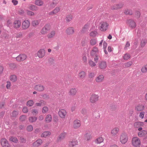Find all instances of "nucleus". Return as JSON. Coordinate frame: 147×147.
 Returning <instances> with one entry per match:
<instances>
[{"label": "nucleus", "instance_id": "10", "mask_svg": "<svg viewBox=\"0 0 147 147\" xmlns=\"http://www.w3.org/2000/svg\"><path fill=\"white\" fill-rule=\"evenodd\" d=\"M98 100V96L97 95L95 94H92L90 97V100L91 102L94 103Z\"/></svg>", "mask_w": 147, "mask_h": 147}, {"label": "nucleus", "instance_id": "19", "mask_svg": "<svg viewBox=\"0 0 147 147\" xmlns=\"http://www.w3.org/2000/svg\"><path fill=\"white\" fill-rule=\"evenodd\" d=\"M78 142L76 140L73 139L69 142V147H74L77 144Z\"/></svg>", "mask_w": 147, "mask_h": 147}, {"label": "nucleus", "instance_id": "44", "mask_svg": "<svg viewBox=\"0 0 147 147\" xmlns=\"http://www.w3.org/2000/svg\"><path fill=\"white\" fill-rule=\"evenodd\" d=\"M39 24V22L37 20H34L32 21V25L34 27L36 26Z\"/></svg>", "mask_w": 147, "mask_h": 147}, {"label": "nucleus", "instance_id": "56", "mask_svg": "<svg viewBox=\"0 0 147 147\" xmlns=\"http://www.w3.org/2000/svg\"><path fill=\"white\" fill-rule=\"evenodd\" d=\"M130 56L129 54H125L123 56V59L125 60H126L129 59Z\"/></svg>", "mask_w": 147, "mask_h": 147}, {"label": "nucleus", "instance_id": "5", "mask_svg": "<svg viewBox=\"0 0 147 147\" xmlns=\"http://www.w3.org/2000/svg\"><path fill=\"white\" fill-rule=\"evenodd\" d=\"M50 25L49 24H47L41 30V33L42 34H45L50 30Z\"/></svg>", "mask_w": 147, "mask_h": 147}, {"label": "nucleus", "instance_id": "43", "mask_svg": "<svg viewBox=\"0 0 147 147\" xmlns=\"http://www.w3.org/2000/svg\"><path fill=\"white\" fill-rule=\"evenodd\" d=\"M103 141L102 137H99L95 140V142L97 144H100Z\"/></svg>", "mask_w": 147, "mask_h": 147}, {"label": "nucleus", "instance_id": "29", "mask_svg": "<svg viewBox=\"0 0 147 147\" xmlns=\"http://www.w3.org/2000/svg\"><path fill=\"white\" fill-rule=\"evenodd\" d=\"M60 9V8L59 7H56L53 11L49 13V15H52V14H56L59 11Z\"/></svg>", "mask_w": 147, "mask_h": 147}, {"label": "nucleus", "instance_id": "25", "mask_svg": "<svg viewBox=\"0 0 147 147\" xmlns=\"http://www.w3.org/2000/svg\"><path fill=\"white\" fill-rule=\"evenodd\" d=\"M147 134V131L145 130L140 131L138 133V135L139 137H142L145 136Z\"/></svg>", "mask_w": 147, "mask_h": 147}, {"label": "nucleus", "instance_id": "23", "mask_svg": "<svg viewBox=\"0 0 147 147\" xmlns=\"http://www.w3.org/2000/svg\"><path fill=\"white\" fill-rule=\"evenodd\" d=\"M77 90L76 88H71L69 92V94L70 96H74L77 93Z\"/></svg>", "mask_w": 147, "mask_h": 147}, {"label": "nucleus", "instance_id": "58", "mask_svg": "<svg viewBox=\"0 0 147 147\" xmlns=\"http://www.w3.org/2000/svg\"><path fill=\"white\" fill-rule=\"evenodd\" d=\"M48 111V108L46 107H44L42 108V112L43 113H46Z\"/></svg>", "mask_w": 147, "mask_h": 147}, {"label": "nucleus", "instance_id": "53", "mask_svg": "<svg viewBox=\"0 0 147 147\" xmlns=\"http://www.w3.org/2000/svg\"><path fill=\"white\" fill-rule=\"evenodd\" d=\"M26 118V116L25 115H22L20 117L19 119L20 121H23L25 120Z\"/></svg>", "mask_w": 147, "mask_h": 147}, {"label": "nucleus", "instance_id": "64", "mask_svg": "<svg viewBox=\"0 0 147 147\" xmlns=\"http://www.w3.org/2000/svg\"><path fill=\"white\" fill-rule=\"evenodd\" d=\"M42 96L43 97V98L45 99H47L49 98V96L46 94H44L42 95Z\"/></svg>", "mask_w": 147, "mask_h": 147}, {"label": "nucleus", "instance_id": "37", "mask_svg": "<svg viewBox=\"0 0 147 147\" xmlns=\"http://www.w3.org/2000/svg\"><path fill=\"white\" fill-rule=\"evenodd\" d=\"M45 105V103L44 101L42 100H41L40 102L36 103L35 105L37 106L41 107Z\"/></svg>", "mask_w": 147, "mask_h": 147}, {"label": "nucleus", "instance_id": "46", "mask_svg": "<svg viewBox=\"0 0 147 147\" xmlns=\"http://www.w3.org/2000/svg\"><path fill=\"white\" fill-rule=\"evenodd\" d=\"M34 104V102L32 100H30L28 101L27 102V105L29 107L32 106Z\"/></svg>", "mask_w": 147, "mask_h": 147}, {"label": "nucleus", "instance_id": "50", "mask_svg": "<svg viewBox=\"0 0 147 147\" xmlns=\"http://www.w3.org/2000/svg\"><path fill=\"white\" fill-rule=\"evenodd\" d=\"M9 66L10 68L12 69H14L16 67V64L14 63H12L9 64Z\"/></svg>", "mask_w": 147, "mask_h": 147}, {"label": "nucleus", "instance_id": "16", "mask_svg": "<svg viewBox=\"0 0 147 147\" xmlns=\"http://www.w3.org/2000/svg\"><path fill=\"white\" fill-rule=\"evenodd\" d=\"M21 25V22L19 20H15L13 23V27L16 29L19 28L20 27Z\"/></svg>", "mask_w": 147, "mask_h": 147}, {"label": "nucleus", "instance_id": "51", "mask_svg": "<svg viewBox=\"0 0 147 147\" xmlns=\"http://www.w3.org/2000/svg\"><path fill=\"white\" fill-rule=\"evenodd\" d=\"M26 13L28 15L31 16H34V14L33 12L28 10L26 11Z\"/></svg>", "mask_w": 147, "mask_h": 147}, {"label": "nucleus", "instance_id": "41", "mask_svg": "<svg viewBox=\"0 0 147 147\" xmlns=\"http://www.w3.org/2000/svg\"><path fill=\"white\" fill-rule=\"evenodd\" d=\"M85 139L88 141L91 138V134L90 133L87 132L85 135Z\"/></svg>", "mask_w": 147, "mask_h": 147}, {"label": "nucleus", "instance_id": "48", "mask_svg": "<svg viewBox=\"0 0 147 147\" xmlns=\"http://www.w3.org/2000/svg\"><path fill=\"white\" fill-rule=\"evenodd\" d=\"M125 14L127 15H132L133 13V11L131 10H126L125 11Z\"/></svg>", "mask_w": 147, "mask_h": 147}, {"label": "nucleus", "instance_id": "14", "mask_svg": "<svg viewBox=\"0 0 147 147\" xmlns=\"http://www.w3.org/2000/svg\"><path fill=\"white\" fill-rule=\"evenodd\" d=\"M42 143V141L41 139H38L34 142L32 144L33 146L34 147H38Z\"/></svg>", "mask_w": 147, "mask_h": 147}, {"label": "nucleus", "instance_id": "3", "mask_svg": "<svg viewBox=\"0 0 147 147\" xmlns=\"http://www.w3.org/2000/svg\"><path fill=\"white\" fill-rule=\"evenodd\" d=\"M126 23L132 29L135 28L136 27V22L132 19L127 20Z\"/></svg>", "mask_w": 147, "mask_h": 147}, {"label": "nucleus", "instance_id": "24", "mask_svg": "<svg viewBox=\"0 0 147 147\" xmlns=\"http://www.w3.org/2000/svg\"><path fill=\"white\" fill-rule=\"evenodd\" d=\"M143 123L141 122H135L134 125V127L136 128H138L143 126Z\"/></svg>", "mask_w": 147, "mask_h": 147}, {"label": "nucleus", "instance_id": "59", "mask_svg": "<svg viewBox=\"0 0 147 147\" xmlns=\"http://www.w3.org/2000/svg\"><path fill=\"white\" fill-rule=\"evenodd\" d=\"M26 129L28 131H30L32 130L33 128L32 125H29L27 127Z\"/></svg>", "mask_w": 147, "mask_h": 147}, {"label": "nucleus", "instance_id": "9", "mask_svg": "<svg viewBox=\"0 0 147 147\" xmlns=\"http://www.w3.org/2000/svg\"><path fill=\"white\" fill-rule=\"evenodd\" d=\"M1 145L3 147H11V146L8 143V141L5 138L1 139Z\"/></svg>", "mask_w": 147, "mask_h": 147}, {"label": "nucleus", "instance_id": "33", "mask_svg": "<svg viewBox=\"0 0 147 147\" xmlns=\"http://www.w3.org/2000/svg\"><path fill=\"white\" fill-rule=\"evenodd\" d=\"M147 42V40L146 39H142L140 43V45L141 47L143 48L146 45V43Z\"/></svg>", "mask_w": 147, "mask_h": 147}, {"label": "nucleus", "instance_id": "63", "mask_svg": "<svg viewBox=\"0 0 147 147\" xmlns=\"http://www.w3.org/2000/svg\"><path fill=\"white\" fill-rule=\"evenodd\" d=\"M57 4V3L56 2L53 1L50 4V6L51 7L53 8L55 7Z\"/></svg>", "mask_w": 147, "mask_h": 147}, {"label": "nucleus", "instance_id": "55", "mask_svg": "<svg viewBox=\"0 0 147 147\" xmlns=\"http://www.w3.org/2000/svg\"><path fill=\"white\" fill-rule=\"evenodd\" d=\"M72 19V16L71 15L67 16L66 17V20L67 22L70 21Z\"/></svg>", "mask_w": 147, "mask_h": 147}, {"label": "nucleus", "instance_id": "54", "mask_svg": "<svg viewBox=\"0 0 147 147\" xmlns=\"http://www.w3.org/2000/svg\"><path fill=\"white\" fill-rule=\"evenodd\" d=\"M135 14L136 15V17L137 18H140L141 16V13L140 11H135Z\"/></svg>", "mask_w": 147, "mask_h": 147}, {"label": "nucleus", "instance_id": "30", "mask_svg": "<svg viewBox=\"0 0 147 147\" xmlns=\"http://www.w3.org/2000/svg\"><path fill=\"white\" fill-rule=\"evenodd\" d=\"M65 134L64 133H62L61 134L59 135L58 138L57 139V141L60 142L62 140H63L65 137Z\"/></svg>", "mask_w": 147, "mask_h": 147}, {"label": "nucleus", "instance_id": "22", "mask_svg": "<svg viewBox=\"0 0 147 147\" xmlns=\"http://www.w3.org/2000/svg\"><path fill=\"white\" fill-rule=\"evenodd\" d=\"M66 33L68 35L72 34L74 32V29L72 27H70L66 29Z\"/></svg>", "mask_w": 147, "mask_h": 147}, {"label": "nucleus", "instance_id": "34", "mask_svg": "<svg viewBox=\"0 0 147 147\" xmlns=\"http://www.w3.org/2000/svg\"><path fill=\"white\" fill-rule=\"evenodd\" d=\"M9 140L12 142L17 143L18 142V139L15 137H10Z\"/></svg>", "mask_w": 147, "mask_h": 147}, {"label": "nucleus", "instance_id": "32", "mask_svg": "<svg viewBox=\"0 0 147 147\" xmlns=\"http://www.w3.org/2000/svg\"><path fill=\"white\" fill-rule=\"evenodd\" d=\"M51 132L49 131H45L41 134V137H46L51 135Z\"/></svg>", "mask_w": 147, "mask_h": 147}, {"label": "nucleus", "instance_id": "38", "mask_svg": "<svg viewBox=\"0 0 147 147\" xmlns=\"http://www.w3.org/2000/svg\"><path fill=\"white\" fill-rule=\"evenodd\" d=\"M35 4L37 5L42 6L43 4V2L41 0H36Z\"/></svg>", "mask_w": 147, "mask_h": 147}, {"label": "nucleus", "instance_id": "39", "mask_svg": "<svg viewBox=\"0 0 147 147\" xmlns=\"http://www.w3.org/2000/svg\"><path fill=\"white\" fill-rule=\"evenodd\" d=\"M10 80L13 82L16 81L17 80L16 76L14 75H11L10 77Z\"/></svg>", "mask_w": 147, "mask_h": 147}, {"label": "nucleus", "instance_id": "7", "mask_svg": "<svg viewBox=\"0 0 147 147\" xmlns=\"http://www.w3.org/2000/svg\"><path fill=\"white\" fill-rule=\"evenodd\" d=\"M124 5L123 3H121L119 4H115L111 7V9L112 10H117L122 8Z\"/></svg>", "mask_w": 147, "mask_h": 147}, {"label": "nucleus", "instance_id": "36", "mask_svg": "<svg viewBox=\"0 0 147 147\" xmlns=\"http://www.w3.org/2000/svg\"><path fill=\"white\" fill-rule=\"evenodd\" d=\"M141 71L142 73H147V64L143 66L141 68Z\"/></svg>", "mask_w": 147, "mask_h": 147}, {"label": "nucleus", "instance_id": "45", "mask_svg": "<svg viewBox=\"0 0 147 147\" xmlns=\"http://www.w3.org/2000/svg\"><path fill=\"white\" fill-rule=\"evenodd\" d=\"M18 111H14L12 112L11 115L12 117H16L18 115Z\"/></svg>", "mask_w": 147, "mask_h": 147}, {"label": "nucleus", "instance_id": "40", "mask_svg": "<svg viewBox=\"0 0 147 147\" xmlns=\"http://www.w3.org/2000/svg\"><path fill=\"white\" fill-rule=\"evenodd\" d=\"M29 9L32 11H36L37 9V7L35 5H31L29 7Z\"/></svg>", "mask_w": 147, "mask_h": 147}, {"label": "nucleus", "instance_id": "8", "mask_svg": "<svg viewBox=\"0 0 147 147\" xmlns=\"http://www.w3.org/2000/svg\"><path fill=\"white\" fill-rule=\"evenodd\" d=\"M27 57L26 55L24 54H20L17 56L16 59V60L18 61H23L25 60Z\"/></svg>", "mask_w": 147, "mask_h": 147}, {"label": "nucleus", "instance_id": "27", "mask_svg": "<svg viewBox=\"0 0 147 147\" xmlns=\"http://www.w3.org/2000/svg\"><path fill=\"white\" fill-rule=\"evenodd\" d=\"M52 120V117L50 115H47L46 117L45 121L46 123H49L51 122Z\"/></svg>", "mask_w": 147, "mask_h": 147}, {"label": "nucleus", "instance_id": "11", "mask_svg": "<svg viewBox=\"0 0 147 147\" xmlns=\"http://www.w3.org/2000/svg\"><path fill=\"white\" fill-rule=\"evenodd\" d=\"M145 109L144 106L141 104H139L136 105L135 107V110L138 111H143Z\"/></svg>", "mask_w": 147, "mask_h": 147}, {"label": "nucleus", "instance_id": "6", "mask_svg": "<svg viewBox=\"0 0 147 147\" xmlns=\"http://www.w3.org/2000/svg\"><path fill=\"white\" fill-rule=\"evenodd\" d=\"M127 136L125 134H122L120 138L121 142L123 144L126 143L127 140Z\"/></svg>", "mask_w": 147, "mask_h": 147}, {"label": "nucleus", "instance_id": "42", "mask_svg": "<svg viewBox=\"0 0 147 147\" xmlns=\"http://www.w3.org/2000/svg\"><path fill=\"white\" fill-rule=\"evenodd\" d=\"M55 31H52L50 34L47 35V37L49 38H51L55 36Z\"/></svg>", "mask_w": 147, "mask_h": 147}, {"label": "nucleus", "instance_id": "2", "mask_svg": "<svg viewBox=\"0 0 147 147\" xmlns=\"http://www.w3.org/2000/svg\"><path fill=\"white\" fill-rule=\"evenodd\" d=\"M132 143L133 145L136 147H139L140 145V140L137 137H134L132 139Z\"/></svg>", "mask_w": 147, "mask_h": 147}, {"label": "nucleus", "instance_id": "4", "mask_svg": "<svg viewBox=\"0 0 147 147\" xmlns=\"http://www.w3.org/2000/svg\"><path fill=\"white\" fill-rule=\"evenodd\" d=\"M100 29L102 31H106L108 28L109 24L106 22H102L100 23Z\"/></svg>", "mask_w": 147, "mask_h": 147}, {"label": "nucleus", "instance_id": "13", "mask_svg": "<svg viewBox=\"0 0 147 147\" xmlns=\"http://www.w3.org/2000/svg\"><path fill=\"white\" fill-rule=\"evenodd\" d=\"M107 67L106 61H100L99 63V67L101 69H105Z\"/></svg>", "mask_w": 147, "mask_h": 147}, {"label": "nucleus", "instance_id": "31", "mask_svg": "<svg viewBox=\"0 0 147 147\" xmlns=\"http://www.w3.org/2000/svg\"><path fill=\"white\" fill-rule=\"evenodd\" d=\"M119 131V129L118 128H114L111 131V133L113 136L116 135Z\"/></svg>", "mask_w": 147, "mask_h": 147}, {"label": "nucleus", "instance_id": "1", "mask_svg": "<svg viewBox=\"0 0 147 147\" xmlns=\"http://www.w3.org/2000/svg\"><path fill=\"white\" fill-rule=\"evenodd\" d=\"M98 53V49L96 47H94L90 52V55L92 57H95L94 58V61L96 63L98 62L99 58Z\"/></svg>", "mask_w": 147, "mask_h": 147}, {"label": "nucleus", "instance_id": "57", "mask_svg": "<svg viewBox=\"0 0 147 147\" xmlns=\"http://www.w3.org/2000/svg\"><path fill=\"white\" fill-rule=\"evenodd\" d=\"M20 142L22 143H25L26 142V139L22 137H20Z\"/></svg>", "mask_w": 147, "mask_h": 147}, {"label": "nucleus", "instance_id": "28", "mask_svg": "<svg viewBox=\"0 0 147 147\" xmlns=\"http://www.w3.org/2000/svg\"><path fill=\"white\" fill-rule=\"evenodd\" d=\"M86 74L84 71H82L79 73L78 76L80 78L83 79L85 77Z\"/></svg>", "mask_w": 147, "mask_h": 147}, {"label": "nucleus", "instance_id": "62", "mask_svg": "<svg viewBox=\"0 0 147 147\" xmlns=\"http://www.w3.org/2000/svg\"><path fill=\"white\" fill-rule=\"evenodd\" d=\"M145 112L142 111L140 112L139 115V117L142 119H143L144 117Z\"/></svg>", "mask_w": 147, "mask_h": 147}, {"label": "nucleus", "instance_id": "35", "mask_svg": "<svg viewBox=\"0 0 147 147\" xmlns=\"http://www.w3.org/2000/svg\"><path fill=\"white\" fill-rule=\"evenodd\" d=\"M37 119V117H29V120L30 122L33 123L36 121Z\"/></svg>", "mask_w": 147, "mask_h": 147}, {"label": "nucleus", "instance_id": "18", "mask_svg": "<svg viewBox=\"0 0 147 147\" xmlns=\"http://www.w3.org/2000/svg\"><path fill=\"white\" fill-rule=\"evenodd\" d=\"M81 125L80 120L77 119L74 122V127L75 129L79 128Z\"/></svg>", "mask_w": 147, "mask_h": 147}, {"label": "nucleus", "instance_id": "60", "mask_svg": "<svg viewBox=\"0 0 147 147\" xmlns=\"http://www.w3.org/2000/svg\"><path fill=\"white\" fill-rule=\"evenodd\" d=\"M90 43L91 45H94L96 44V40L95 39H92L90 41Z\"/></svg>", "mask_w": 147, "mask_h": 147}, {"label": "nucleus", "instance_id": "15", "mask_svg": "<svg viewBox=\"0 0 147 147\" xmlns=\"http://www.w3.org/2000/svg\"><path fill=\"white\" fill-rule=\"evenodd\" d=\"M45 52L44 49H40L38 52V56L39 58H42L45 55Z\"/></svg>", "mask_w": 147, "mask_h": 147}, {"label": "nucleus", "instance_id": "47", "mask_svg": "<svg viewBox=\"0 0 147 147\" xmlns=\"http://www.w3.org/2000/svg\"><path fill=\"white\" fill-rule=\"evenodd\" d=\"M97 34V32L96 31H94L91 32L90 33V36L92 37H95L96 36V34Z\"/></svg>", "mask_w": 147, "mask_h": 147}, {"label": "nucleus", "instance_id": "20", "mask_svg": "<svg viewBox=\"0 0 147 147\" xmlns=\"http://www.w3.org/2000/svg\"><path fill=\"white\" fill-rule=\"evenodd\" d=\"M34 88L35 90H36L39 91H41L44 90V87L42 85L39 84L35 86Z\"/></svg>", "mask_w": 147, "mask_h": 147}, {"label": "nucleus", "instance_id": "52", "mask_svg": "<svg viewBox=\"0 0 147 147\" xmlns=\"http://www.w3.org/2000/svg\"><path fill=\"white\" fill-rule=\"evenodd\" d=\"M88 63L90 66L92 67H94L96 65V63L91 60H90L89 61Z\"/></svg>", "mask_w": 147, "mask_h": 147}, {"label": "nucleus", "instance_id": "12", "mask_svg": "<svg viewBox=\"0 0 147 147\" xmlns=\"http://www.w3.org/2000/svg\"><path fill=\"white\" fill-rule=\"evenodd\" d=\"M30 25L29 21L27 20H25L22 23V27L23 29L25 30L28 28Z\"/></svg>", "mask_w": 147, "mask_h": 147}, {"label": "nucleus", "instance_id": "49", "mask_svg": "<svg viewBox=\"0 0 147 147\" xmlns=\"http://www.w3.org/2000/svg\"><path fill=\"white\" fill-rule=\"evenodd\" d=\"M133 63L132 61H129L126 63L124 64L125 67H128L130 66Z\"/></svg>", "mask_w": 147, "mask_h": 147}, {"label": "nucleus", "instance_id": "61", "mask_svg": "<svg viewBox=\"0 0 147 147\" xmlns=\"http://www.w3.org/2000/svg\"><path fill=\"white\" fill-rule=\"evenodd\" d=\"M22 34L21 32H19L16 34V37L18 38H21L22 37Z\"/></svg>", "mask_w": 147, "mask_h": 147}, {"label": "nucleus", "instance_id": "26", "mask_svg": "<svg viewBox=\"0 0 147 147\" xmlns=\"http://www.w3.org/2000/svg\"><path fill=\"white\" fill-rule=\"evenodd\" d=\"M104 78V77L102 75H100L97 77L96 78V82H102Z\"/></svg>", "mask_w": 147, "mask_h": 147}, {"label": "nucleus", "instance_id": "17", "mask_svg": "<svg viewBox=\"0 0 147 147\" xmlns=\"http://www.w3.org/2000/svg\"><path fill=\"white\" fill-rule=\"evenodd\" d=\"M58 113L60 117L62 118H64L65 115H66L67 113L66 111L63 109L60 110L58 112Z\"/></svg>", "mask_w": 147, "mask_h": 147}, {"label": "nucleus", "instance_id": "21", "mask_svg": "<svg viewBox=\"0 0 147 147\" xmlns=\"http://www.w3.org/2000/svg\"><path fill=\"white\" fill-rule=\"evenodd\" d=\"M89 27V24H86L84 27L82 28L81 32L82 33H84L88 31Z\"/></svg>", "mask_w": 147, "mask_h": 147}]
</instances>
